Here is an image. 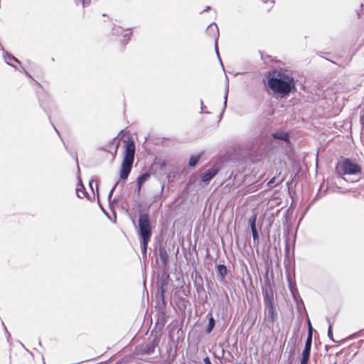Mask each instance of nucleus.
Here are the masks:
<instances>
[{
	"mask_svg": "<svg viewBox=\"0 0 364 364\" xmlns=\"http://www.w3.org/2000/svg\"><path fill=\"white\" fill-rule=\"evenodd\" d=\"M296 82L287 70H274L269 73L267 86L275 94L286 97L295 90Z\"/></svg>",
	"mask_w": 364,
	"mask_h": 364,
	"instance_id": "nucleus-1",
	"label": "nucleus"
},
{
	"mask_svg": "<svg viewBox=\"0 0 364 364\" xmlns=\"http://www.w3.org/2000/svg\"><path fill=\"white\" fill-rule=\"evenodd\" d=\"M125 143V152L120 171V178L123 180H126L131 172L135 153L134 142L129 139Z\"/></svg>",
	"mask_w": 364,
	"mask_h": 364,
	"instance_id": "nucleus-2",
	"label": "nucleus"
},
{
	"mask_svg": "<svg viewBox=\"0 0 364 364\" xmlns=\"http://www.w3.org/2000/svg\"><path fill=\"white\" fill-rule=\"evenodd\" d=\"M139 235L142 239L141 252L146 257L148 243L151 236V228L149 223V217L147 214H143L139 218Z\"/></svg>",
	"mask_w": 364,
	"mask_h": 364,
	"instance_id": "nucleus-3",
	"label": "nucleus"
},
{
	"mask_svg": "<svg viewBox=\"0 0 364 364\" xmlns=\"http://www.w3.org/2000/svg\"><path fill=\"white\" fill-rule=\"evenodd\" d=\"M340 175L357 176L361 173V168L348 159H345L336 168Z\"/></svg>",
	"mask_w": 364,
	"mask_h": 364,
	"instance_id": "nucleus-4",
	"label": "nucleus"
},
{
	"mask_svg": "<svg viewBox=\"0 0 364 364\" xmlns=\"http://www.w3.org/2000/svg\"><path fill=\"white\" fill-rule=\"evenodd\" d=\"M264 302L267 309V319L269 321L273 322L277 316V313L274 309L273 301L270 299L267 294H266Z\"/></svg>",
	"mask_w": 364,
	"mask_h": 364,
	"instance_id": "nucleus-5",
	"label": "nucleus"
},
{
	"mask_svg": "<svg viewBox=\"0 0 364 364\" xmlns=\"http://www.w3.org/2000/svg\"><path fill=\"white\" fill-rule=\"evenodd\" d=\"M312 339L311 334L307 336L305 347L302 352V358L300 364H308L311 348Z\"/></svg>",
	"mask_w": 364,
	"mask_h": 364,
	"instance_id": "nucleus-6",
	"label": "nucleus"
},
{
	"mask_svg": "<svg viewBox=\"0 0 364 364\" xmlns=\"http://www.w3.org/2000/svg\"><path fill=\"white\" fill-rule=\"evenodd\" d=\"M218 166L216 164H215L210 169L204 172L201 175V181L203 182H209L218 173Z\"/></svg>",
	"mask_w": 364,
	"mask_h": 364,
	"instance_id": "nucleus-7",
	"label": "nucleus"
},
{
	"mask_svg": "<svg viewBox=\"0 0 364 364\" xmlns=\"http://www.w3.org/2000/svg\"><path fill=\"white\" fill-rule=\"evenodd\" d=\"M208 32H209V33L213 32V36L216 37L215 42V52L218 56L219 53H218V35H219V31H218L217 25L215 23H210L208 27Z\"/></svg>",
	"mask_w": 364,
	"mask_h": 364,
	"instance_id": "nucleus-8",
	"label": "nucleus"
},
{
	"mask_svg": "<svg viewBox=\"0 0 364 364\" xmlns=\"http://www.w3.org/2000/svg\"><path fill=\"white\" fill-rule=\"evenodd\" d=\"M76 193L77 197H79L80 198H82L87 196V192L80 179L79 180L77 186L76 188Z\"/></svg>",
	"mask_w": 364,
	"mask_h": 364,
	"instance_id": "nucleus-9",
	"label": "nucleus"
},
{
	"mask_svg": "<svg viewBox=\"0 0 364 364\" xmlns=\"http://www.w3.org/2000/svg\"><path fill=\"white\" fill-rule=\"evenodd\" d=\"M4 58L5 60V62L8 64V65H12V66H14L13 64H12V62H16L18 64H20V61L16 58H15L14 55H11V54H9V53H6L4 55Z\"/></svg>",
	"mask_w": 364,
	"mask_h": 364,
	"instance_id": "nucleus-10",
	"label": "nucleus"
},
{
	"mask_svg": "<svg viewBox=\"0 0 364 364\" xmlns=\"http://www.w3.org/2000/svg\"><path fill=\"white\" fill-rule=\"evenodd\" d=\"M217 273L221 278H225L227 275V268L224 264H218L217 266Z\"/></svg>",
	"mask_w": 364,
	"mask_h": 364,
	"instance_id": "nucleus-11",
	"label": "nucleus"
},
{
	"mask_svg": "<svg viewBox=\"0 0 364 364\" xmlns=\"http://www.w3.org/2000/svg\"><path fill=\"white\" fill-rule=\"evenodd\" d=\"M150 178L149 173H144L141 174L137 179V185H139V188H141L142 184L146 182Z\"/></svg>",
	"mask_w": 364,
	"mask_h": 364,
	"instance_id": "nucleus-12",
	"label": "nucleus"
},
{
	"mask_svg": "<svg viewBox=\"0 0 364 364\" xmlns=\"http://www.w3.org/2000/svg\"><path fill=\"white\" fill-rule=\"evenodd\" d=\"M273 137L284 141L289 139V134L286 132H275L272 134Z\"/></svg>",
	"mask_w": 364,
	"mask_h": 364,
	"instance_id": "nucleus-13",
	"label": "nucleus"
},
{
	"mask_svg": "<svg viewBox=\"0 0 364 364\" xmlns=\"http://www.w3.org/2000/svg\"><path fill=\"white\" fill-rule=\"evenodd\" d=\"M201 157V154H198V155H194V156H192L190 159H189V166H195L198 161L200 160Z\"/></svg>",
	"mask_w": 364,
	"mask_h": 364,
	"instance_id": "nucleus-14",
	"label": "nucleus"
},
{
	"mask_svg": "<svg viewBox=\"0 0 364 364\" xmlns=\"http://www.w3.org/2000/svg\"><path fill=\"white\" fill-rule=\"evenodd\" d=\"M256 220H257L256 215H254L251 218H249L248 223H249L251 229L256 228Z\"/></svg>",
	"mask_w": 364,
	"mask_h": 364,
	"instance_id": "nucleus-15",
	"label": "nucleus"
},
{
	"mask_svg": "<svg viewBox=\"0 0 364 364\" xmlns=\"http://www.w3.org/2000/svg\"><path fill=\"white\" fill-rule=\"evenodd\" d=\"M214 326H215V320L213 317H210L208 321V324L207 329H206L208 333H210L212 331Z\"/></svg>",
	"mask_w": 364,
	"mask_h": 364,
	"instance_id": "nucleus-16",
	"label": "nucleus"
},
{
	"mask_svg": "<svg viewBox=\"0 0 364 364\" xmlns=\"http://www.w3.org/2000/svg\"><path fill=\"white\" fill-rule=\"evenodd\" d=\"M254 244L258 243V233L256 228L251 229Z\"/></svg>",
	"mask_w": 364,
	"mask_h": 364,
	"instance_id": "nucleus-17",
	"label": "nucleus"
},
{
	"mask_svg": "<svg viewBox=\"0 0 364 364\" xmlns=\"http://www.w3.org/2000/svg\"><path fill=\"white\" fill-rule=\"evenodd\" d=\"M327 321L328 322V336L330 338H332V336H333V333H332V325L330 322V320L328 318H327Z\"/></svg>",
	"mask_w": 364,
	"mask_h": 364,
	"instance_id": "nucleus-18",
	"label": "nucleus"
},
{
	"mask_svg": "<svg viewBox=\"0 0 364 364\" xmlns=\"http://www.w3.org/2000/svg\"><path fill=\"white\" fill-rule=\"evenodd\" d=\"M228 85H227L226 88H225V96H224V105H225V107H226V104H227V99H228Z\"/></svg>",
	"mask_w": 364,
	"mask_h": 364,
	"instance_id": "nucleus-19",
	"label": "nucleus"
},
{
	"mask_svg": "<svg viewBox=\"0 0 364 364\" xmlns=\"http://www.w3.org/2000/svg\"><path fill=\"white\" fill-rule=\"evenodd\" d=\"M312 331H313V328H312V326H311V324L310 322H309V331H308V336L310 335L311 333V336H312Z\"/></svg>",
	"mask_w": 364,
	"mask_h": 364,
	"instance_id": "nucleus-20",
	"label": "nucleus"
},
{
	"mask_svg": "<svg viewBox=\"0 0 364 364\" xmlns=\"http://www.w3.org/2000/svg\"><path fill=\"white\" fill-rule=\"evenodd\" d=\"M80 1L82 2L83 7H85L87 5H89L90 4V0H80Z\"/></svg>",
	"mask_w": 364,
	"mask_h": 364,
	"instance_id": "nucleus-21",
	"label": "nucleus"
},
{
	"mask_svg": "<svg viewBox=\"0 0 364 364\" xmlns=\"http://www.w3.org/2000/svg\"><path fill=\"white\" fill-rule=\"evenodd\" d=\"M203 362H204V364H212L208 357H205L203 359Z\"/></svg>",
	"mask_w": 364,
	"mask_h": 364,
	"instance_id": "nucleus-22",
	"label": "nucleus"
},
{
	"mask_svg": "<svg viewBox=\"0 0 364 364\" xmlns=\"http://www.w3.org/2000/svg\"><path fill=\"white\" fill-rule=\"evenodd\" d=\"M117 184H115V186L112 188V189L111 190L110 193H109V197L111 196V195L112 194L115 187H116Z\"/></svg>",
	"mask_w": 364,
	"mask_h": 364,
	"instance_id": "nucleus-23",
	"label": "nucleus"
},
{
	"mask_svg": "<svg viewBox=\"0 0 364 364\" xmlns=\"http://www.w3.org/2000/svg\"><path fill=\"white\" fill-rule=\"evenodd\" d=\"M210 9V6H207L206 9L203 11L205 12L208 11Z\"/></svg>",
	"mask_w": 364,
	"mask_h": 364,
	"instance_id": "nucleus-24",
	"label": "nucleus"
},
{
	"mask_svg": "<svg viewBox=\"0 0 364 364\" xmlns=\"http://www.w3.org/2000/svg\"><path fill=\"white\" fill-rule=\"evenodd\" d=\"M21 68L23 69V70L24 71V73L27 75H29V74L27 73V71L23 68L21 67Z\"/></svg>",
	"mask_w": 364,
	"mask_h": 364,
	"instance_id": "nucleus-25",
	"label": "nucleus"
},
{
	"mask_svg": "<svg viewBox=\"0 0 364 364\" xmlns=\"http://www.w3.org/2000/svg\"><path fill=\"white\" fill-rule=\"evenodd\" d=\"M274 178H272V180H270L269 181L268 184H271V183H274Z\"/></svg>",
	"mask_w": 364,
	"mask_h": 364,
	"instance_id": "nucleus-26",
	"label": "nucleus"
},
{
	"mask_svg": "<svg viewBox=\"0 0 364 364\" xmlns=\"http://www.w3.org/2000/svg\"><path fill=\"white\" fill-rule=\"evenodd\" d=\"M140 190H141V188H139V185H138V187H137V191H138V193H139V192H140Z\"/></svg>",
	"mask_w": 364,
	"mask_h": 364,
	"instance_id": "nucleus-27",
	"label": "nucleus"
},
{
	"mask_svg": "<svg viewBox=\"0 0 364 364\" xmlns=\"http://www.w3.org/2000/svg\"><path fill=\"white\" fill-rule=\"evenodd\" d=\"M90 186L91 188H92V182L90 183Z\"/></svg>",
	"mask_w": 364,
	"mask_h": 364,
	"instance_id": "nucleus-28",
	"label": "nucleus"
},
{
	"mask_svg": "<svg viewBox=\"0 0 364 364\" xmlns=\"http://www.w3.org/2000/svg\"><path fill=\"white\" fill-rule=\"evenodd\" d=\"M237 364H241V363H237Z\"/></svg>",
	"mask_w": 364,
	"mask_h": 364,
	"instance_id": "nucleus-29",
	"label": "nucleus"
}]
</instances>
